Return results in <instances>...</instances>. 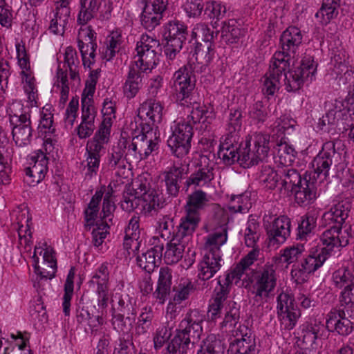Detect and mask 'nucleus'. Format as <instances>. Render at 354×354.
<instances>
[{"label":"nucleus","mask_w":354,"mask_h":354,"mask_svg":"<svg viewBox=\"0 0 354 354\" xmlns=\"http://www.w3.org/2000/svg\"><path fill=\"white\" fill-rule=\"evenodd\" d=\"M225 349L223 341L212 334L202 341L197 354H224Z\"/></svg>","instance_id":"nucleus-44"},{"label":"nucleus","mask_w":354,"mask_h":354,"mask_svg":"<svg viewBox=\"0 0 354 354\" xmlns=\"http://www.w3.org/2000/svg\"><path fill=\"white\" fill-rule=\"evenodd\" d=\"M122 35L118 31H113L106 38V47L102 52L103 59L111 61L118 53L122 44Z\"/></svg>","instance_id":"nucleus-48"},{"label":"nucleus","mask_w":354,"mask_h":354,"mask_svg":"<svg viewBox=\"0 0 354 354\" xmlns=\"http://www.w3.org/2000/svg\"><path fill=\"white\" fill-rule=\"evenodd\" d=\"M162 250L163 244L157 245L142 253L141 255H138L136 258L138 265L147 272H151L157 266V263L160 261Z\"/></svg>","instance_id":"nucleus-31"},{"label":"nucleus","mask_w":354,"mask_h":354,"mask_svg":"<svg viewBox=\"0 0 354 354\" xmlns=\"http://www.w3.org/2000/svg\"><path fill=\"white\" fill-rule=\"evenodd\" d=\"M191 64L185 65L176 71L173 76V87L176 91V100L182 105L191 104L192 95L195 88L196 77Z\"/></svg>","instance_id":"nucleus-9"},{"label":"nucleus","mask_w":354,"mask_h":354,"mask_svg":"<svg viewBox=\"0 0 354 354\" xmlns=\"http://www.w3.org/2000/svg\"><path fill=\"white\" fill-rule=\"evenodd\" d=\"M111 122L109 118L102 120L94 136L88 140L86 145V154L102 156L104 153L105 145L109 142Z\"/></svg>","instance_id":"nucleus-18"},{"label":"nucleus","mask_w":354,"mask_h":354,"mask_svg":"<svg viewBox=\"0 0 354 354\" xmlns=\"http://www.w3.org/2000/svg\"><path fill=\"white\" fill-rule=\"evenodd\" d=\"M215 50L212 42H197L195 47V59L201 71L212 62Z\"/></svg>","instance_id":"nucleus-36"},{"label":"nucleus","mask_w":354,"mask_h":354,"mask_svg":"<svg viewBox=\"0 0 354 354\" xmlns=\"http://www.w3.org/2000/svg\"><path fill=\"white\" fill-rule=\"evenodd\" d=\"M193 290L194 285L191 281L180 283L177 287H174L175 294L173 296V301L180 304L183 301L188 299Z\"/></svg>","instance_id":"nucleus-63"},{"label":"nucleus","mask_w":354,"mask_h":354,"mask_svg":"<svg viewBox=\"0 0 354 354\" xmlns=\"http://www.w3.org/2000/svg\"><path fill=\"white\" fill-rule=\"evenodd\" d=\"M317 217L313 212H309L301 217L298 226L299 239H302L315 229L316 227Z\"/></svg>","instance_id":"nucleus-55"},{"label":"nucleus","mask_w":354,"mask_h":354,"mask_svg":"<svg viewBox=\"0 0 354 354\" xmlns=\"http://www.w3.org/2000/svg\"><path fill=\"white\" fill-rule=\"evenodd\" d=\"M333 281L337 288H342L348 285H354V276L346 268H342L336 270L333 274Z\"/></svg>","instance_id":"nucleus-62"},{"label":"nucleus","mask_w":354,"mask_h":354,"mask_svg":"<svg viewBox=\"0 0 354 354\" xmlns=\"http://www.w3.org/2000/svg\"><path fill=\"white\" fill-rule=\"evenodd\" d=\"M317 65L311 57H307L302 60L301 64L295 70L286 71L283 73L285 76L286 89L288 92L296 91L303 85L304 81L308 78L312 80L316 71Z\"/></svg>","instance_id":"nucleus-14"},{"label":"nucleus","mask_w":354,"mask_h":354,"mask_svg":"<svg viewBox=\"0 0 354 354\" xmlns=\"http://www.w3.org/2000/svg\"><path fill=\"white\" fill-rule=\"evenodd\" d=\"M163 37L166 41L165 52L168 59L173 60L180 53L188 35L187 27L179 20H172L164 26Z\"/></svg>","instance_id":"nucleus-7"},{"label":"nucleus","mask_w":354,"mask_h":354,"mask_svg":"<svg viewBox=\"0 0 354 354\" xmlns=\"http://www.w3.org/2000/svg\"><path fill=\"white\" fill-rule=\"evenodd\" d=\"M143 73L139 71L134 65H130L125 82L123 85V93L128 99L133 98L142 86Z\"/></svg>","instance_id":"nucleus-30"},{"label":"nucleus","mask_w":354,"mask_h":354,"mask_svg":"<svg viewBox=\"0 0 354 354\" xmlns=\"http://www.w3.org/2000/svg\"><path fill=\"white\" fill-rule=\"evenodd\" d=\"M280 173L279 189L281 192L283 189L285 192H292L299 187L298 186L304 180L297 170L295 169L285 168L280 171Z\"/></svg>","instance_id":"nucleus-35"},{"label":"nucleus","mask_w":354,"mask_h":354,"mask_svg":"<svg viewBox=\"0 0 354 354\" xmlns=\"http://www.w3.org/2000/svg\"><path fill=\"white\" fill-rule=\"evenodd\" d=\"M240 137L224 136L221 138L218 157L225 165L240 161Z\"/></svg>","instance_id":"nucleus-22"},{"label":"nucleus","mask_w":354,"mask_h":354,"mask_svg":"<svg viewBox=\"0 0 354 354\" xmlns=\"http://www.w3.org/2000/svg\"><path fill=\"white\" fill-rule=\"evenodd\" d=\"M263 225L270 245L282 244L290 235L291 221L287 216L276 217L268 213L263 218Z\"/></svg>","instance_id":"nucleus-8"},{"label":"nucleus","mask_w":354,"mask_h":354,"mask_svg":"<svg viewBox=\"0 0 354 354\" xmlns=\"http://www.w3.org/2000/svg\"><path fill=\"white\" fill-rule=\"evenodd\" d=\"M44 263L45 264H48V270L45 268H42L41 272H40V279L38 281L37 284H35L34 286L37 288H40V281L42 279H52L55 277V274L57 272V260L55 259V251L50 248H46L44 250Z\"/></svg>","instance_id":"nucleus-40"},{"label":"nucleus","mask_w":354,"mask_h":354,"mask_svg":"<svg viewBox=\"0 0 354 354\" xmlns=\"http://www.w3.org/2000/svg\"><path fill=\"white\" fill-rule=\"evenodd\" d=\"M109 273L106 266L102 264L96 270L91 279L89 281V287L95 290V298L97 306L104 309L108 306L109 299Z\"/></svg>","instance_id":"nucleus-15"},{"label":"nucleus","mask_w":354,"mask_h":354,"mask_svg":"<svg viewBox=\"0 0 354 354\" xmlns=\"http://www.w3.org/2000/svg\"><path fill=\"white\" fill-rule=\"evenodd\" d=\"M277 310L281 325L286 330L292 329L299 317L300 310L295 303V299L291 294L282 291L277 297Z\"/></svg>","instance_id":"nucleus-12"},{"label":"nucleus","mask_w":354,"mask_h":354,"mask_svg":"<svg viewBox=\"0 0 354 354\" xmlns=\"http://www.w3.org/2000/svg\"><path fill=\"white\" fill-rule=\"evenodd\" d=\"M294 189L295 202L301 206H306L314 202L317 197V189L313 182L304 179V182Z\"/></svg>","instance_id":"nucleus-33"},{"label":"nucleus","mask_w":354,"mask_h":354,"mask_svg":"<svg viewBox=\"0 0 354 354\" xmlns=\"http://www.w3.org/2000/svg\"><path fill=\"white\" fill-rule=\"evenodd\" d=\"M351 209V203L348 199H344L338 201L333 205L329 211L325 212L322 216L323 221L326 225H329V228L326 231H334L337 235L338 239H342L340 236L347 234L346 245L348 244L351 234L349 230L351 225H348L346 220L348 217V214Z\"/></svg>","instance_id":"nucleus-6"},{"label":"nucleus","mask_w":354,"mask_h":354,"mask_svg":"<svg viewBox=\"0 0 354 354\" xmlns=\"http://www.w3.org/2000/svg\"><path fill=\"white\" fill-rule=\"evenodd\" d=\"M340 308L339 310H346L348 317H353L354 309V285H348L342 292L339 298Z\"/></svg>","instance_id":"nucleus-56"},{"label":"nucleus","mask_w":354,"mask_h":354,"mask_svg":"<svg viewBox=\"0 0 354 354\" xmlns=\"http://www.w3.org/2000/svg\"><path fill=\"white\" fill-rule=\"evenodd\" d=\"M348 317L346 310L334 309L327 315L326 326L329 331H336L341 335H347L353 330L352 323Z\"/></svg>","instance_id":"nucleus-24"},{"label":"nucleus","mask_w":354,"mask_h":354,"mask_svg":"<svg viewBox=\"0 0 354 354\" xmlns=\"http://www.w3.org/2000/svg\"><path fill=\"white\" fill-rule=\"evenodd\" d=\"M230 350L234 354H256L257 352L255 338L232 341Z\"/></svg>","instance_id":"nucleus-53"},{"label":"nucleus","mask_w":354,"mask_h":354,"mask_svg":"<svg viewBox=\"0 0 354 354\" xmlns=\"http://www.w3.org/2000/svg\"><path fill=\"white\" fill-rule=\"evenodd\" d=\"M104 3V15L108 17L111 14L113 7L109 0H82L80 1V10L77 16V22L79 25L84 26L93 19L97 12L102 8V4Z\"/></svg>","instance_id":"nucleus-19"},{"label":"nucleus","mask_w":354,"mask_h":354,"mask_svg":"<svg viewBox=\"0 0 354 354\" xmlns=\"http://www.w3.org/2000/svg\"><path fill=\"white\" fill-rule=\"evenodd\" d=\"M340 0H323L320 9L315 14L322 24H327L338 15Z\"/></svg>","instance_id":"nucleus-37"},{"label":"nucleus","mask_w":354,"mask_h":354,"mask_svg":"<svg viewBox=\"0 0 354 354\" xmlns=\"http://www.w3.org/2000/svg\"><path fill=\"white\" fill-rule=\"evenodd\" d=\"M133 319L126 315H113L112 324L119 333L129 335L132 328Z\"/></svg>","instance_id":"nucleus-61"},{"label":"nucleus","mask_w":354,"mask_h":354,"mask_svg":"<svg viewBox=\"0 0 354 354\" xmlns=\"http://www.w3.org/2000/svg\"><path fill=\"white\" fill-rule=\"evenodd\" d=\"M172 134L167 140V145L176 157H183L189 153L193 136V127L189 122H179L171 127Z\"/></svg>","instance_id":"nucleus-10"},{"label":"nucleus","mask_w":354,"mask_h":354,"mask_svg":"<svg viewBox=\"0 0 354 354\" xmlns=\"http://www.w3.org/2000/svg\"><path fill=\"white\" fill-rule=\"evenodd\" d=\"M191 343L189 337L176 332L168 343L164 354H187Z\"/></svg>","instance_id":"nucleus-43"},{"label":"nucleus","mask_w":354,"mask_h":354,"mask_svg":"<svg viewBox=\"0 0 354 354\" xmlns=\"http://www.w3.org/2000/svg\"><path fill=\"white\" fill-rule=\"evenodd\" d=\"M252 207V201L250 194L247 192L232 196L228 205V208L232 212L245 214Z\"/></svg>","instance_id":"nucleus-50"},{"label":"nucleus","mask_w":354,"mask_h":354,"mask_svg":"<svg viewBox=\"0 0 354 354\" xmlns=\"http://www.w3.org/2000/svg\"><path fill=\"white\" fill-rule=\"evenodd\" d=\"M75 274V268L71 267L66 277L64 284V295L63 297V311L66 316L70 315L71 301L73 294L74 278Z\"/></svg>","instance_id":"nucleus-51"},{"label":"nucleus","mask_w":354,"mask_h":354,"mask_svg":"<svg viewBox=\"0 0 354 354\" xmlns=\"http://www.w3.org/2000/svg\"><path fill=\"white\" fill-rule=\"evenodd\" d=\"M270 136L261 132L254 133L246 138L240 147V163L244 167L257 165L267 158L270 149Z\"/></svg>","instance_id":"nucleus-5"},{"label":"nucleus","mask_w":354,"mask_h":354,"mask_svg":"<svg viewBox=\"0 0 354 354\" xmlns=\"http://www.w3.org/2000/svg\"><path fill=\"white\" fill-rule=\"evenodd\" d=\"M136 147L141 159L147 158L153 151L158 150L160 142V133L158 127L153 128L147 124L142 127L141 133L134 137Z\"/></svg>","instance_id":"nucleus-16"},{"label":"nucleus","mask_w":354,"mask_h":354,"mask_svg":"<svg viewBox=\"0 0 354 354\" xmlns=\"http://www.w3.org/2000/svg\"><path fill=\"white\" fill-rule=\"evenodd\" d=\"M277 266L267 262L257 272L252 286L253 305L263 306L272 295L277 283Z\"/></svg>","instance_id":"nucleus-4"},{"label":"nucleus","mask_w":354,"mask_h":354,"mask_svg":"<svg viewBox=\"0 0 354 354\" xmlns=\"http://www.w3.org/2000/svg\"><path fill=\"white\" fill-rule=\"evenodd\" d=\"M323 325L317 320L307 322L303 326L301 334L304 343L313 345L315 343Z\"/></svg>","instance_id":"nucleus-52"},{"label":"nucleus","mask_w":354,"mask_h":354,"mask_svg":"<svg viewBox=\"0 0 354 354\" xmlns=\"http://www.w3.org/2000/svg\"><path fill=\"white\" fill-rule=\"evenodd\" d=\"M192 37H198L203 42H212L214 39V31L205 23H198L192 30Z\"/></svg>","instance_id":"nucleus-64"},{"label":"nucleus","mask_w":354,"mask_h":354,"mask_svg":"<svg viewBox=\"0 0 354 354\" xmlns=\"http://www.w3.org/2000/svg\"><path fill=\"white\" fill-rule=\"evenodd\" d=\"M214 178V168L203 167L193 172L186 180V192L193 190L189 194L185 205V214L201 218V211L204 209L209 201L207 194L196 187H208Z\"/></svg>","instance_id":"nucleus-3"},{"label":"nucleus","mask_w":354,"mask_h":354,"mask_svg":"<svg viewBox=\"0 0 354 354\" xmlns=\"http://www.w3.org/2000/svg\"><path fill=\"white\" fill-rule=\"evenodd\" d=\"M21 75L24 77V88L28 95V100L31 106L37 105V89L35 84V79L30 72L26 71H21Z\"/></svg>","instance_id":"nucleus-57"},{"label":"nucleus","mask_w":354,"mask_h":354,"mask_svg":"<svg viewBox=\"0 0 354 354\" xmlns=\"http://www.w3.org/2000/svg\"><path fill=\"white\" fill-rule=\"evenodd\" d=\"M258 177L260 182L269 189H274L280 187L281 174L279 175L268 165L261 166Z\"/></svg>","instance_id":"nucleus-45"},{"label":"nucleus","mask_w":354,"mask_h":354,"mask_svg":"<svg viewBox=\"0 0 354 354\" xmlns=\"http://www.w3.org/2000/svg\"><path fill=\"white\" fill-rule=\"evenodd\" d=\"M114 310L115 315H126L127 317L136 315L133 299L127 294L122 295L118 301L117 307L114 308Z\"/></svg>","instance_id":"nucleus-58"},{"label":"nucleus","mask_w":354,"mask_h":354,"mask_svg":"<svg viewBox=\"0 0 354 354\" xmlns=\"http://www.w3.org/2000/svg\"><path fill=\"white\" fill-rule=\"evenodd\" d=\"M201 218L185 214L181 218V222L177 227V231L174 232L172 237L180 241L188 244L192 239L194 232L196 230Z\"/></svg>","instance_id":"nucleus-27"},{"label":"nucleus","mask_w":354,"mask_h":354,"mask_svg":"<svg viewBox=\"0 0 354 354\" xmlns=\"http://www.w3.org/2000/svg\"><path fill=\"white\" fill-rule=\"evenodd\" d=\"M171 278V270L170 268L162 267L160 269L158 286L153 295L160 304H163L169 295Z\"/></svg>","instance_id":"nucleus-32"},{"label":"nucleus","mask_w":354,"mask_h":354,"mask_svg":"<svg viewBox=\"0 0 354 354\" xmlns=\"http://www.w3.org/2000/svg\"><path fill=\"white\" fill-rule=\"evenodd\" d=\"M243 35V31L238 27L234 19L225 21L221 28V41L227 44L237 43Z\"/></svg>","instance_id":"nucleus-38"},{"label":"nucleus","mask_w":354,"mask_h":354,"mask_svg":"<svg viewBox=\"0 0 354 354\" xmlns=\"http://www.w3.org/2000/svg\"><path fill=\"white\" fill-rule=\"evenodd\" d=\"M335 235L334 231H324L320 238L322 245L312 248L300 263L293 265L290 274L297 283L306 282L308 275L322 266L330 257L335 248L346 245L347 234L340 236L341 241Z\"/></svg>","instance_id":"nucleus-1"},{"label":"nucleus","mask_w":354,"mask_h":354,"mask_svg":"<svg viewBox=\"0 0 354 354\" xmlns=\"http://www.w3.org/2000/svg\"><path fill=\"white\" fill-rule=\"evenodd\" d=\"M221 254L207 252L198 265V277L203 281L212 278L222 267Z\"/></svg>","instance_id":"nucleus-26"},{"label":"nucleus","mask_w":354,"mask_h":354,"mask_svg":"<svg viewBox=\"0 0 354 354\" xmlns=\"http://www.w3.org/2000/svg\"><path fill=\"white\" fill-rule=\"evenodd\" d=\"M304 251V248L302 245L286 248L281 252L280 261L287 264H291L297 261Z\"/></svg>","instance_id":"nucleus-60"},{"label":"nucleus","mask_w":354,"mask_h":354,"mask_svg":"<svg viewBox=\"0 0 354 354\" xmlns=\"http://www.w3.org/2000/svg\"><path fill=\"white\" fill-rule=\"evenodd\" d=\"M168 0H151L146 3L141 15V24L148 30H153L160 24Z\"/></svg>","instance_id":"nucleus-17"},{"label":"nucleus","mask_w":354,"mask_h":354,"mask_svg":"<svg viewBox=\"0 0 354 354\" xmlns=\"http://www.w3.org/2000/svg\"><path fill=\"white\" fill-rule=\"evenodd\" d=\"M342 162L340 153L335 149V144L328 142L324 145L322 151L314 158L312 165L317 176L326 177L331 169H335Z\"/></svg>","instance_id":"nucleus-13"},{"label":"nucleus","mask_w":354,"mask_h":354,"mask_svg":"<svg viewBox=\"0 0 354 354\" xmlns=\"http://www.w3.org/2000/svg\"><path fill=\"white\" fill-rule=\"evenodd\" d=\"M302 42V35L300 30L295 26L288 27L280 37L282 51L275 53L281 54L283 59L290 63L291 56H294Z\"/></svg>","instance_id":"nucleus-21"},{"label":"nucleus","mask_w":354,"mask_h":354,"mask_svg":"<svg viewBox=\"0 0 354 354\" xmlns=\"http://www.w3.org/2000/svg\"><path fill=\"white\" fill-rule=\"evenodd\" d=\"M185 169L181 165H174L168 170L162 173L166 190L171 196H176L180 189V181L184 174Z\"/></svg>","instance_id":"nucleus-28"},{"label":"nucleus","mask_w":354,"mask_h":354,"mask_svg":"<svg viewBox=\"0 0 354 354\" xmlns=\"http://www.w3.org/2000/svg\"><path fill=\"white\" fill-rule=\"evenodd\" d=\"M30 160L31 167L26 169V174L27 176L32 178L28 183L35 185L44 178L47 172L48 158L42 151L38 150L35 155L31 156Z\"/></svg>","instance_id":"nucleus-25"},{"label":"nucleus","mask_w":354,"mask_h":354,"mask_svg":"<svg viewBox=\"0 0 354 354\" xmlns=\"http://www.w3.org/2000/svg\"><path fill=\"white\" fill-rule=\"evenodd\" d=\"M12 138L15 144L19 147H24L30 144L32 137L31 126L15 125L12 128Z\"/></svg>","instance_id":"nucleus-54"},{"label":"nucleus","mask_w":354,"mask_h":354,"mask_svg":"<svg viewBox=\"0 0 354 354\" xmlns=\"http://www.w3.org/2000/svg\"><path fill=\"white\" fill-rule=\"evenodd\" d=\"M203 321V316L198 310H191L180 322L179 328L176 332L189 337L190 342L194 344V340L200 338L202 334L201 324Z\"/></svg>","instance_id":"nucleus-20"},{"label":"nucleus","mask_w":354,"mask_h":354,"mask_svg":"<svg viewBox=\"0 0 354 354\" xmlns=\"http://www.w3.org/2000/svg\"><path fill=\"white\" fill-rule=\"evenodd\" d=\"M243 113L240 109H230L227 120V134L225 136L240 137L239 133L241 129Z\"/></svg>","instance_id":"nucleus-49"},{"label":"nucleus","mask_w":354,"mask_h":354,"mask_svg":"<svg viewBox=\"0 0 354 354\" xmlns=\"http://www.w3.org/2000/svg\"><path fill=\"white\" fill-rule=\"evenodd\" d=\"M158 58L157 52H152L151 50L147 52L137 53L134 57L133 63L136 68L142 73L146 72L147 70H151L157 65Z\"/></svg>","instance_id":"nucleus-39"},{"label":"nucleus","mask_w":354,"mask_h":354,"mask_svg":"<svg viewBox=\"0 0 354 354\" xmlns=\"http://www.w3.org/2000/svg\"><path fill=\"white\" fill-rule=\"evenodd\" d=\"M127 140L120 141L117 145L113 146L108 152L106 164L109 169L115 170L117 174L126 167L127 160L124 158Z\"/></svg>","instance_id":"nucleus-29"},{"label":"nucleus","mask_w":354,"mask_h":354,"mask_svg":"<svg viewBox=\"0 0 354 354\" xmlns=\"http://www.w3.org/2000/svg\"><path fill=\"white\" fill-rule=\"evenodd\" d=\"M71 10L65 2L56 5L55 17L51 19L49 29L56 35H63L68 23Z\"/></svg>","instance_id":"nucleus-34"},{"label":"nucleus","mask_w":354,"mask_h":354,"mask_svg":"<svg viewBox=\"0 0 354 354\" xmlns=\"http://www.w3.org/2000/svg\"><path fill=\"white\" fill-rule=\"evenodd\" d=\"M187 245L172 237L170 242L167 243L164 254V260L166 263L173 264L178 262L183 257L185 247Z\"/></svg>","instance_id":"nucleus-42"},{"label":"nucleus","mask_w":354,"mask_h":354,"mask_svg":"<svg viewBox=\"0 0 354 354\" xmlns=\"http://www.w3.org/2000/svg\"><path fill=\"white\" fill-rule=\"evenodd\" d=\"M196 105L190 113V117L194 123H201V129L206 131L212 122L214 114L209 111L205 106H200L198 104Z\"/></svg>","instance_id":"nucleus-47"},{"label":"nucleus","mask_w":354,"mask_h":354,"mask_svg":"<svg viewBox=\"0 0 354 354\" xmlns=\"http://www.w3.org/2000/svg\"><path fill=\"white\" fill-rule=\"evenodd\" d=\"M244 236L245 245L252 248H256V243L259 239L260 234L259 225L254 219H251L248 222Z\"/></svg>","instance_id":"nucleus-59"},{"label":"nucleus","mask_w":354,"mask_h":354,"mask_svg":"<svg viewBox=\"0 0 354 354\" xmlns=\"http://www.w3.org/2000/svg\"><path fill=\"white\" fill-rule=\"evenodd\" d=\"M142 202L145 214H150L162 207L163 201L160 194L151 187V183L145 178H140L124 192L121 207L126 212H132Z\"/></svg>","instance_id":"nucleus-2"},{"label":"nucleus","mask_w":354,"mask_h":354,"mask_svg":"<svg viewBox=\"0 0 354 354\" xmlns=\"http://www.w3.org/2000/svg\"><path fill=\"white\" fill-rule=\"evenodd\" d=\"M227 229L222 227L220 230L209 234L205 241V247L208 250V253L221 254L220 247L227 241Z\"/></svg>","instance_id":"nucleus-46"},{"label":"nucleus","mask_w":354,"mask_h":354,"mask_svg":"<svg viewBox=\"0 0 354 354\" xmlns=\"http://www.w3.org/2000/svg\"><path fill=\"white\" fill-rule=\"evenodd\" d=\"M276 161L285 167L290 165L295 160L297 152L286 142L281 141L274 147Z\"/></svg>","instance_id":"nucleus-41"},{"label":"nucleus","mask_w":354,"mask_h":354,"mask_svg":"<svg viewBox=\"0 0 354 354\" xmlns=\"http://www.w3.org/2000/svg\"><path fill=\"white\" fill-rule=\"evenodd\" d=\"M163 106L159 101L153 99H148L140 104L138 109V117L145 123L142 122V127L151 124L153 128L157 127L156 124L160 123L163 115Z\"/></svg>","instance_id":"nucleus-23"},{"label":"nucleus","mask_w":354,"mask_h":354,"mask_svg":"<svg viewBox=\"0 0 354 354\" xmlns=\"http://www.w3.org/2000/svg\"><path fill=\"white\" fill-rule=\"evenodd\" d=\"M282 55L274 53L270 64L269 71L263 77L262 92L268 96L274 95L279 89L283 73L289 69L290 63L283 59Z\"/></svg>","instance_id":"nucleus-11"}]
</instances>
